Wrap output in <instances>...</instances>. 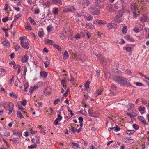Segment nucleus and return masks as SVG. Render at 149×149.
<instances>
[{
	"instance_id": "f257e3e1",
	"label": "nucleus",
	"mask_w": 149,
	"mask_h": 149,
	"mask_svg": "<svg viewBox=\"0 0 149 149\" xmlns=\"http://www.w3.org/2000/svg\"><path fill=\"white\" fill-rule=\"evenodd\" d=\"M113 79L115 82L123 85L128 86L131 85L130 82L127 81V79L122 76H114L113 78Z\"/></svg>"
},
{
	"instance_id": "f03ea898",
	"label": "nucleus",
	"mask_w": 149,
	"mask_h": 149,
	"mask_svg": "<svg viewBox=\"0 0 149 149\" xmlns=\"http://www.w3.org/2000/svg\"><path fill=\"white\" fill-rule=\"evenodd\" d=\"M19 39L21 40L20 43L23 48L28 49V40L26 37H20Z\"/></svg>"
},
{
	"instance_id": "7ed1b4c3",
	"label": "nucleus",
	"mask_w": 149,
	"mask_h": 149,
	"mask_svg": "<svg viewBox=\"0 0 149 149\" xmlns=\"http://www.w3.org/2000/svg\"><path fill=\"white\" fill-rule=\"evenodd\" d=\"M90 12L93 15H98L100 13V11L96 8L91 7L88 9Z\"/></svg>"
},
{
	"instance_id": "20e7f679",
	"label": "nucleus",
	"mask_w": 149,
	"mask_h": 149,
	"mask_svg": "<svg viewBox=\"0 0 149 149\" xmlns=\"http://www.w3.org/2000/svg\"><path fill=\"white\" fill-rule=\"evenodd\" d=\"M75 9L74 7L72 6L70 7L68 6H66L64 9V11L65 12H73L75 10Z\"/></svg>"
},
{
	"instance_id": "39448f33",
	"label": "nucleus",
	"mask_w": 149,
	"mask_h": 149,
	"mask_svg": "<svg viewBox=\"0 0 149 149\" xmlns=\"http://www.w3.org/2000/svg\"><path fill=\"white\" fill-rule=\"evenodd\" d=\"M93 23L97 26H100V25H104L107 24V22L104 20H95L93 21Z\"/></svg>"
},
{
	"instance_id": "423d86ee",
	"label": "nucleus",
	"mask_w": 149,
	"mask_h": 149,
	"mask_svg": "<svg viewBox=\"0 0 149 149\" xmlns=\"http://www.w3.org/2000/svg\"><path fill=\"white\" fill-rule=\"evenodd\" d=\"M105 0H96L95 5L100 7L101 8H102L104 5Z\"/></svg>"
},
{
	"instance_id": "0eeeda50",
	"label": "nucleus",
	"mask_w": 149,
	"mask_h": 149,
	"mask_svg": "<svg viewBox=\"0 0 149 149\" xmlns=\"http://www.w3.org/2000/svg\"><path fill=\"white\" fill-rule=\"evenodd\" d=\"M107 27L109 29H111L112 28L116 29L117 26V24L114 22H111L108 24Z\"/></svg>"
},
{
	"instance_id": "6e6552de",
	"label": "nucleus",
	"mask_w": 149,
	"mask_h": 149,
	"mask_svg": "<svg viewBox=\"0 0 149 149\" xmlns=\"http://www.w3.org/2000/svg\"><path fill=\"white\" fill-rule=\"evenodd\" d=\"M83 15L87 21L91 20L93 19V17L87 13H83Z\"/></svg>"
},
{
	"instance_id": "1a4fd4ad",
	"label": "nucleus",
	"mask_w": 149,
	"mask_h": 149,
	"mask_svg": "<svg viewBox=\"0 0 149 149\" xmlns=\"http://www.w3.org/2000/svg\"><path fill=\"white\" fill-rule=\"evenodd\" d=\"M107 9L108 11L110 12H113L115 11V7L111 4H108Z\"/></svg>"
},
{
	"instance_id": "9d476101",
	"label": "nucleus",
	"mask_w": 149,
	"mask_h": 149,
	"mask_svg": "<svg viewBox=\"0 0 149 149\" xmlns=\"http://www.w3.org/2000/svg\"><path fill=\"white\" fill-rule=\"evenodd\" d=\"M122 15L121 14H119L117 15L114 17V20L118 23H119L122 21L121 17Z\"/></svg>"
},
{
	"instance_id": "9b49d317",
	"label": "nucleus",
	"mask_w": 149,
	"mask_h": 149,
	"mask_svg": "<svg viewBox=\"0 0 149 149\" xmlns=\"http://www.w3.org/2000/svg\"><path fill=\"white\" fill-rule=\"evenodd\" d=\"M2 43L3 45L7 48H8L10 46V43L8 40L6 39H5L2 42Z\"/></svg>"
},
{
	"instance_id": "f8f14e48",
	"label": "nucleus",
	"mask_w": 149,
	"mask_h": 149,
	"mask_svg": "<svg viewBox=\"0 0 149 149\" xmlns=\"http://www.w3.org/2000/svg\"><path fill=\"white\" fill-rule=\"evenodd\" d=\"M140 21L143 23L146 22L147 19V17L146 15L143 14H142V16L141 17Z\"/></svg>"
},
{
	"instance_id": "ddd939ff",
	"label": "nucleus",
	"mask_w": 149,
	"mask_h": 149,
	"mask_svg": "<svg viewBox=\"0 0 149 149\" xmlns=\"http://www.w3.org/2000/svg\"><path fill=\"white\" fill-rule=\"evenodd\" d=\"M39 87V86H38L31 87L30 88L29 92L31 93H32L33 91L37 90L38 89Z\"/></svg>"
},
{
	"instance_id": "4468645a",
	"label": "nucleus",
	"mask_w": 149,
	"mask_h": 149,
	"mask_svg": "<svg viewBox=\"0 0 149 149\" xmlns=\"http://www.w3.org/2000/svg\"><path fill=\"white\" fill-rule=\"evenodd\" d=\"M138 119L139 120L141 121L143 124H146V121L143 116H139L138 117Z\"/></svg>"
},
{
	"instance_id": "2eb2a0df",
	"label": "nucleus",
	"mask_w": 149,
	"mask_h": 149,
	"mask_svg": "<svg viewBox=\"0 0 149 149\" xmlns=\"http://www.w3.org/2000/svg\"><path fill=\"white\" fill-rule=\"evenodd\" d=\"M51 92V90L49 87H47L44 90V93L48 95H49Z\"/></svg>"
},
{
	"instance_id": "dca6fc26",
	"label": "nucleus",
	"mask_w": 149,
	"mask_h": 149,
	"mask_svg": "<svg viewBox=\"0 0 149 149\" xmlns=\"http://www.w3.org/2000/svg\"><path fill=\"white\" fill-rule=\"evenodd\" d=\"M66 81V78L65 77H63L62 79L61 82V84L63 85V87L64 88H65L66 87V85L65 81Z\"/></svg>"
},
{
	"instance_id": "f3484780",
	"label": "nucleus",
	"mask_w": 149,
	"mask_h": 149,
	"mask_svg": "<svg viewBox=\"0 0 149 149\" xmlns=\"http://www.w3.org/2000/svg\"><path fill=\"white\" fill-rule=\"evenodd\" d=\"M89 3V1L88 0H83V1L82 5L84 7L88 6Z\"/></svg>"
},
{
	"instance_id": "a211bd4d",
	"label": "nucleus",
	"mask_w": 149,
	"mask_h": 149,
	"mask_svg": "<svg viewBox=\"0 0 149 149\" xmlns=\"http://www.w3.org/2000/svg\"><path fill=\"white\" fill-rule=\"evenodd\" d=\"M45 44H48L50 45H52L54 44V42L52 40L46 39L45 40Z\"/></svg>"
},
{
	"instance_id": "6ab92c4d",
	"label": "nucleus",
	"mask_w": 149,
	"mask_h": 149,
	"mask_svg": "<svg viewBox=\"0 0 149 149\" xmlns=\"http://www.w3.org/2000/svg\"><path fill=\"white\" fill-rule=\"evenodd\" d=\"M28 60V56L27 55H26L22 58V63H25Z\"/></svg>"
},
{
	"instance_id": "aec40b11",
	"label": "nucleus",
	"mask_w": 149,
	"mask_h": 149,
	"mask_svg": "<svg viewBox=\"0 0 149 149\" xmlns=\"http://www.w3.org/2000/svg\"><path fill=\"white\" fill-rule=\"evenodd\" d=\"M131 140V139L129 138L124 137L122 139V141L124 143H129L130 142V140Z\"/></svg>"
},
{
	"instance_id": "412c9836",
	"label": "nucleus",
	"mask_w": 149,
	"mask_h": 149,
	"mask_svg": "<svg viewBox=\"0 0 149 149\" xmlns=\"http://www.w3.org/2000/svg\"><path fill=\"white\" fill-rule=\"evenodd\" d=\"M69 57V54L68 52L67 51H65L63 54V59L65 60Z\"/></svg>"
},
{
	"instance_id": "4be33fe9",
	"label": "nucleus",
	"mask_w": 149,
	"mask_h": 149,
	"mask_svg": "<svg viewBox=\"0 0 149 149\" xmlns=\"http://www.w3.org/2000/svg\"><path fill=\"white\" fill-rule=\"evenodd\" d=\"M47 72L45 71H42L40 72V75L41 76L44 78H46L47 77Z\"/></svg>"
},
{
	"instance_id": "5701e85b",
	"label": "nucleus",
	"mask_w": 149,
	"mask_h": 149,
	"mask_svg": "<svg viewBox=\"0 0 149 149\" xmlns=\"http://www.w3.org/2000/svg\"><path fill=\"white\" fill-rule=\"evenodd\" d=\"M8 106V110L12 111L13 109L14 105L12 103H9Z\"/></svg>"
},
{
	"instance_id": "b1692460",
	"label": "nucleus",
	"mask_w": 149,
	"mask_h": 149,
	"mask_svg": "<svg viewBox=\"0 0 149 149\" xmlns=\"http://www.w3.org/2000/svg\"><path fill=\"white\" fill-rule=\"evenodd\" d=\"M125 38L128 40L132 42H134V40L129 36L128 35L125 36Z\"/></svg>"
},
{
	"instance_id": "393cba45",
	"label": "nucleus",
	"mask_w": 149,
	"mask_h": 149,
	"mask_svg": "<svg viewBox=\"0 0 149 149\" xmlns=\"http://www.w3.org/2000/svg\"><path fill=\"white\" fill-rule=\"evenodd\" d=\"M65 33H66V34L65 35H64V34L63 33H61L60 34V36L61 39H63L66 38V36H68V34L66 32V31H65Z\"/></svg>"
},
{
	"instance_id": "a878e982",
	"label": "nucleus",
	"mask_w": 149,
	"mask_h": 149,
	"mask_svg": "<svg viewBox=\"0 0 149 149\" xmlns=\"http://www.w3.org/2000/svg\"><path fill=\"white\" fill-rule=\"evenodd\" d=\"M127 114L131 118L136 117L138 115V114L136 112L135 113V114L134 115H133L132 114H131L130 113H127Z\"/></svg>"
},
{
	"instance_id": "bb28decb",
	"label": "nucleus",
	"mask_w": 149,
	"mask_h": 149,
	"mask_svg": "<svg viewBox=\"0 0 149 149\" xmlns=\"http://www.w3.org/2000/svg\"><path fill=\"white\" fill-rule=\"evenodd\" d=\"M9 95L10 97H12L13 98H14L15 99H17V97L16 95L13 92H10L9 93Z\"/></svg>"
},
{
	"instance_id": "cd10ccee",
	"label": "nucleus",
	"mask_w": 149,
	"mask_h": 149,
	"mask_svg": "<svg viewBox=\"0 0 149 149\" xmlns=\"http://www.w3.org/2000/svg\"><path fill=\"white\" fill-rule=\"evenodd\" d=\"M29 21L30 23L32 24L33 25L36 24V23L35 21L31 17H29Z\"/></svg>"
},
{
	"instance_id": "c85d7f7f",
	"label": "nucleus",
	"mask_w": 149,
	"mask_h": 149,
	"mask_svg": "<svg viewBox=\"0 0 149 149\" xmlns=\"http://www.w3.org/2000/svg\"><path fill=\"white\" fill-rule=\"evenodd\" d=\"M44 35V32L42 30V31H40L38 32V36L39 37L41 38L43 37Z\"/></svg>"
},
{
	"instance_id": "c756f323",
	"label": "nucleus",
	"mask_w": 149,
	"mask_h": 149,
	"mask_svg": "<svg viewBox=\"0 0 149 149\" xmlns=\"http://www.w3.org/2000/svg\"><path fill=\"white\" fill-rule=\"evenodd\" d=\"M53 46L54 47L57 49L58 51H61V47L59 46L57 44H54V45Z\"/></svg>"
},
{
	"instance_id": "7c9ffc66",
	"label": "nucleus",
	"mask_w": 149,
	"mask_h": 149,
	"mask_svg": "<svg viewBox=\"0 0 149 149\" xmlns=\"http://www.w3.org/2000/svg\"><path fill=\"white\" fill-rule=\"evenodd\" d=\"M131 8L132 10H134L136 9L137 6L134 3L131 5Z\"/></svg>"
},
{
	"instance_id": "2f4dec72",
	"label": "nucleus",
	"mask_w": 149,
	"mask_h": 149,
	"mask_svg": "<svg viewBox=\"0 0 149 149\" xmlns=\"http://www.w3.org/2000/svg\"><path fill=\"white\" fill-rule=\"evenodd\" d=\"M52 2L54 4H57L58 3L60 5L62 4V3L60 1V0H52Z\"/></svg>"
},
{
	"instance_id": "473e14b6",
	"label": "nucleus",
	"mask_w": 149,
	"mask_h": 149,
	"mask_svg": "<svg viewBox=\"0 0 149 149\" xmlns=\"http://www.w3.org/2000/svg\"><path fill=\"white\" fill-rule=\"evenodd\" d=\"M126 132L129 135H130L134 133V131L133 130H127L126 131Z\"/></svg>"
},
{
	"instance_id": "72a5a7b5",
	"label": "nucleus",
	"mask_w": 149,
	"mask_h": 149,
	"mask_svg": "<svg viewBox=\"0 0 149 149\" xmlns=\"http://www.w3.org/2000/svg\"><path fill=\"white\" fill-rule=\"evenodd\" d=\"M127 30V26H124L122 28V32L123 34H125L126 33Z\"/></svg>"
},
{
	"instance_id": "f704fd0d",
	"label": "nucleus",
	"mask_w": 149,
	"mask_h": 149,
	"mask_svg": "<svg viewBox=\"0 0 149 149\" xmlns=\"http://www.w3.org/2000/svg\"><path fill=\"white\" fill-rule=\"evenodd\" d=\"M9 64L11 66H13L15 69L17 68V66H16L14 62H11L9 63Z\"/></svg>"
},
{
	"instance_id": "c9c22d12",
	"label": "nucleus",
	"mask_w": 149,
	"mask_h": 149,
	"mask_svg": "<svg viewBox=\"0 0 149 149\" xmlns=\"http://www.w3.org/2000/svg\"><path fill=\"white\" fill-rule=\"evenodd\" d=\"M17 117L20 118H23V116L22 115L20 111L17 112Z\"/></svg>"
},
{
	"instance_id": "e433bc0d",
	"label": "nucleus",
	"mask_w": 149,
	"mask_h": 149,
	"mask_svg": "<svg viewBox=\"0 0 149 149\" xmlns=\"http://www.w3.org/2000/svg\"><path fill=\"white\" fill-rule=\"evenodd\" d=\"M120 128L117 126L113 127V130L115 132H117L120 130Z\"/></svg>"
},
{
	"instance_id": "4c0bfd02",
	"label": "nucleus",
	"mask_w": 149,
	"mask_h": 149,
	"mask_svg": "<svg viewBox=\"0 0 149 149\" xmlns=\"http://www.w3.org/2000/svg\"><path fill=\"white\" fill-rule=\"evenodd\" d=\"M21 16V15L20 14H18L17 15H15V19L13 21H15L17 19Z\"/></svg>"
},
{
	"instance_id": "58836bf2",
	"label": "nucleus",
	"mask_w": 149,
	"mask_h": 149,
	"mask_svg": "<svg viewBox=\"0 0 149 149\" xmlns=\"http://www.w3.org/2000/svg\"><path fill=\"white\" fill-rule=\"evenodd\" d=\"M40 129L41 130L40 132L43 134H46L45 130L44 129V128L41 127V126L40 127Z\"/></svg>"
},
{
	"instance_id": "ea45409f",
	"label": "nucleus",
	"mask_w": 149,
	"mask_h": 149,
	"mask_svg": "<svg viewBox=\"0 0 149 149\" xmlns=\"http://www.w3.org/2000/svg\"><path fill=\"white\" fill-rule=\"evenodd\" d=\"M20 82L18 80H17L16 81L14 82V84L15 85L17 86H20Z\"/></svg>"
},
{
	"instance_id": "a19ab883",
	"label": "nucleus",
	"mask_w": 149,
	"mask_h": 149,
	"mask_svg": "<svg viewBox=\"0 0 149 149\" xmlns=\"http://www.w3.org/2000/svg\"><path fill=\"white\" fill-rule=\"evenodd\" d=\"M89 83L90 82L88 81H87L85 83L84 85V86L86 89L88 88H89Z\"/></svg>"
},
{
	"instance_id": "79ce46f5",
	"label": "nucleus",
	"mask_w": 149,
	"mask_h": 149,
	"mask_svg": "<svg viewBox=\"0 0 149 149\" xmlns=\"http://www.w3.org/2000/svg\"><path fill=\"white\" fill-rule=\"evenodd\" d=\"M21 104L23 106H25L27 104V101L26 100H23L20 102Z\"/></svg>"
},
{
	"instance_id": "37998d69",
	"label": "nucleus",
	"mask_w": 149,
	"mask_h": 149,
	"mask_svg": "<svg viewBox=\"0 0 149 149\" xmlns=\"http://www.w3.org/2000/svg\"><path fill=\"white\" fill-rule=\"evenodd\" d=\"M138 110L140 112L142 111L145 110V108L143 106H141L138 108Z\"/></svg>"
},
{
	"instance_id": "c03bdc74",
	"label": "nucleus",
	"mask_w": 149,
	"mask_h": 149,
	"mask_svg": "<svg viewBox=\"0 0 149 149\" xmlns=\"http://www.w3.org/2000/svg\"><path fill=\"white\" fill-rule=\"evenodd\" d=\"M58 8H55L54 10L53 11V14L55 15H56L58 13Z\"/></svg>"
},
{
	"instance_id": "a18cd8bd",
	"label": "nucleus",
	"mask_w": 149,
	"mask_h": 149,
	"mask_svg": "<svg viewBox=\"0 0 149 149\" xmlns=\"http://www.w3.org/2000/svg\"><path fill=\"white\" fill-rule=\"evenodd\" d=\"M28 87V83L26 82V83H25V85L24 86V91L26 92H27V91Z\"/></svg>"
},
{
	"instance_id": "49530a36",
	"label": "nucleus",
	"mask_w": 149,
	"mask_h": 149,
	"mask_svg": "<svg viewBox=\"0 0 149 149\" xmlns=\"http://www.w3.org/2000/svg\"><path fill=\"white\" fill-rule=\"evenodd\" d=\"M20 48V46L19 44H17L15 46V49L16 51H17Z\"/></svg>"
},
{
	"instance_id": "de8ad7c7",
	"label": "nucleus",
	"mask_w": 149,
	"mask_h": 149,
	"mask_svg": "<svg viewBox=\"0 0 149 149\" xmlns=\"http://www.w3.org/2000/svg\"><path fill=\"white\" fill-rule=\"evenodd\" d=\"M27 67H26L25 66L24 67V70L23 72V74L24 76H25L26 74V72L27 71Z\"/></svg>"
},
{
	"instance_id": "09e8293b",
	"label": "nucleus",
	"mask_w": 149,
	"mask_h": 149,
	"mask_svg": "<svg viewBox=\"0 0 149 149\" xmlns=\"http://www.w3.org/2000/svg\"><path fill=\"white\" fill-rule=\"evenodd\" d=\"M14 134L17 135L18 136L20 137L21 136V132L19 131H17L15 132Z\"/></svg>"
},
{
	"instance_id": "8fccbe9b",
	"label": "nucleus",
	"mask_w": 149,
	"mask_h": 149,
	"mask_svg": "<svg viewBox=\"0 0 149 149\" xmlns=\"http://www.w3.org/2000/svg\"><path fill=\"white\" fill-rule=\"evenodd\" d=\"M52 28V26L51 25H49L48 26L47 28V31L48 32H49L51 31V29Z\"/></svg>"
},
{
	"instance_id": "3c124183",
	"label": "nucleus",
	"mask_w": 149,
	"mask_h": 149,
	"mask_svg": "<svg viewBox=\"0 0 149 149\" xmlns=\"http://www.w3.org/2000/svg\"><path fill=\"white\" fill-rule=\"evenodd\" d=\"M36 147V146L35 144H33L29 146V148L30 149L34 148Z\"/></svg>"
},
{
	"instance_id": "603ef678",
	"label": "nucleus",
	"mask_w": 149,
	"mask_h": 149,
	"mask_svg": "<svg viewBox=\"0 0 149 149\" xmlns=\"http://www.w3.org/2000/svg\"><path fill=\"white\" fill-rule=\"evenodd\" d=\"M103 91V90L102 88H101L100 89L97 90L96 93H97L99 95H100L101 94V92Z\"/></svg>"
},
{
	"instance_id": "864d4df0",
	"label": "nucleus",
	"mask_w": 149,
	"mask_h": 149,
	"mask_svg": "<svg viewBox=\"0 0 149 149\" xmlns=\"http://www.w3.org/2000/svg\"><path fill=\"white\" fill-rule=\"evenodd\" d=\"M133 127L135 130H137L139 128V126L136 124H133Z\"/></svg>"
},
{
	"instance_id": "5fc2aeb1",
	"label": "nucleus",
	"mask_w": 149,
	"mask_h": 149,
	"mask_svg": "<svg viewBox=\"0 0 149 149\" xmlns=\"http://www.w3.org/2000/svg\"><path fill=\"white\" fill-rule=\"evenodd\" d=\"M134 31L136 33H137L140 31V30L138 28L135 27L134 29Z\"/></svg>"
},
{
	"instance_id": "6e6d98bb",
	"label": "nucleus",
	"mask_w": 149,
	"mask_h": 149,
	"mask_svg": "<svg viewBox=\"0 0 149 149\" xmlns=\"http://www.w3.org/2000/svg\"><path fill=\"white\" fill-rule=\"evenodd\" d=\"M29 130L30 131V133L32 134H35L37 132V131H33L32 129H29Z\"/></svg>"
},
{
	"instance_id": "4d7b16f0",
	"label": "nucleus",
	"mask_w": 149,
	"mask_h": 149,
	"mask_svg": "<svg viewBox=\"0 0 149 149\" xmlns=\"http://www.w3.org/2000/svg\"><path fill=\"white\" fill-rule=\"evenodd\" d=\"M60 101V100L58 98L56 99L54 102V104L55 105H56V104H58V102Z\"/></svg>"
},
{
	"instance_id": "13d9d810",
	"label": "nucleus",
	"mask_w": 149,
	"mask_h": 149,
	"mask_svg": "<svg viewBox=\"0 0 149 149\" xmlns=\"http://www.w3.org/2000/svg\"><path fill=\"white\" fill-rule=\"evenodd\" d=\"M4 135L5 136H10V133L9 132L6 131L4 133Z\"/></svg>"
},
{
	"instance_id": "bf43d9fd",
	"label": "nucleus",
	"mask_w": 149,
	"mask_h": 149,
	"mask_svg": "<svg viewBox=\"0 0 149 149\" xmlns=\"http://www.w3.org/2000/svg\"><path fill=\"white\" fill-rule=\"evenodd\" d=\"M8 17H6L2 19V21L4 22H6L8 20Z\"/></svg>"
},
{
	"instance_id": "052dcab7",
	"label": "nucleus",
	"mask_w": 149,
	"mask_h": 149,
	"mask_svg": "<svg viewBox=\"0 0 149 149\" xmlns=\"http://www.w3.org/2000/svg\"><path fill=\"white\" fill-rule=\"evenodd\" d=\"M14 79L13 77L11 78L10 80L9 85L11 86L12 85L13 82V81Z\"/></svg>"
},
{
	"instance_id": "680f3d73",
	"label": "nucleus",
	"mask_w": 149,
	"mask_h": 149,
	"mask_svg": "<svg viewBox=\"0 0 149 149\" xmlns=\"http://www.w3.org/2000/svg\"><path fill=\"white\" fill-rule=\"evenodd\" d=\"M20 67L21 66L19 65H17V68H18L17 73L19 74L20 72Z\"/></svg>"
},
{
	"instance_id": "e2e57ef3",
	"label": "nucleus",
	"mask_w": 149,
	"mask_h": 149,
	"mask_svg": "<svg viewBox=\"0 0 149 149\" xmlns=\"http://www.w3.org/2000/svg\"><path fill=\"white\" fill-rule=\"evenodd\" d=\"M18 108L20 110H21L22 112H25L24 111V109L22 107L18 105Z\"/></svg>"
},
{
	"instance_id": "0e129e2a",
	"label": "nucleus",
	"mask_w": 149,
	"mask_h": 149,
	"mask_svg": "<svg viewBox=\"0 0 149 149\" xmlns=\"http://www.w3.org/2000/svg\"><path fill=\"white\" fill-rule=\"evenodd\" d=\"M98 114L97 113H96L93 112L91 114V115L92 117H95L97 116Z\"/></svg>"
},
{
	"instance_id": "69168bd1",
	"label": "nucleus",
	"mask_w": 149,
	"mask_h": 149,
	"mask_svg": "<svg viewBox=\"0 0 149 149\" xmlns=\"http://www.w3.org/2000/svg\"><path fill=\"white\" fill-rule=\"evenodd\" d=\"M133 18H136L137 16L138 15V14H136L135 11L133 12Z\"/></svg>"
},
{
	"instance_id": "338daca9",
	"label": "nucleus",
	"mask_w": 149,
	"mask_h": 149,
	"mask_svg": "<svg viewBox=\"0 0 149 149\" xmlns=\"http://www.w3.org/2000/svg\"><path fill=\"white\" fill-rule=\"evenodd\" d=\"M88 25L89 28L91 29H93L94 28V26L92 25L91 23H88Z\"/></svg>"
},
{
	"instance_id": "774afa93",
	"label": "nucleus",
	"mask_w": 149,
	"mask_h": 149,
	"mask_svg": "<svg viewBox=\"0 0 149 149\" xmlns=\"http://www.w3.org/2000/svg\"><path fill=\"white\" fill-rule=\"evenodd\" d=\"M44 63L45 64V66L46 67H47L49 66V62L47 61H45Z\"/></svg>"
}]
</instances>
